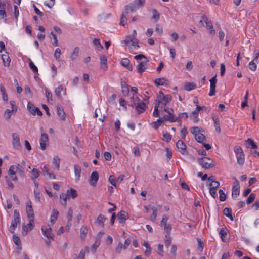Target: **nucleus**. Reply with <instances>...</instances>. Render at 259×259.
I'll use <instances>...</instances> for the list:
<instances>
[{
	"mask_svg": "<svg viewBox=\"0 0 259 259\" xmlns=\"http://www.w3.org/2000/svg\"><path fill=\"white\" fill-rule=\"evenodd\" d=\"M191 132L194 135L195 140L198 142L203 143L206 141L205 136L200 132V130L198 127L196 126L191 128Z\"/></svg>",
	"mask_w": 259,
	"mask_h": 259,
	"instance_id": "7ed1b4c3",
	"label": "nucleus"
},
{
	"mask_svg": "<svg viewBox=\"0 0 259 259\" xmlns=\"http://www.w3.org/2000/svg\"><path fill=\"white\" fill-rule=\"evenodd\" d=\"M147 59L144 60L140 62L136 66L137 70L138 72L142 74V73L145 71L147 67Z\"/></svg>",
	"mask_w": 259,
	"mask_h": 259,
	"instance_id": "ddd939ff",
	"label": "nucleus"
},
{
	"mask_svg": "<svg viewBox=\"0 0 259 259\" xmlns=\"http://www.w3.org/2000/svg\"><path fill=\"white\" fill-rule=\"evenodd\" d=\"M67 194H68V197H71L73 199L77 196V191L72 188L70 189V190H67Z\"/></svg>",
	"mask_w": 259,
	"mask_h": 259,
	"instance_id": "2f4dec72",
	"label": "nucleus"
},
{
	"mask_svg": "<svg viewBox=\"0 0 259 259\" xmlns=\"http://www.w3.org/2000/svg\"><path fill=\"white\" fill-rule=\"evenodd\" d=\"M256 61L253 60L249 63V68L251 71H255L257 68Z\"/></svg>",
	"mask_w": 259,
	"mask_h": 259,
	"instance_id": "49530a36",
	"label": "nucleus"
},
{
	"mask_svg": "<svg viewBox=\"0 0 259 259\" xmlns=\"http://www.w3.org/2000/svg\"><path fill=\"white\" fill-rule=\"evenodd\" d=\"M233 179L234 182L232 189V197L235 199L240 194V185L236 178L234 177Z\"/></svg>",
	"mask_w": 259,
	"mask_h": 259,
	"instance_id": "6e6552de",
	"label": "nucleus"
},
{
	"mask_svg": "<svg viewBox=\"0 0 259 259\" xmlns=\"http://www.w3.org/2000/svg\"><path fill=\"white\" fill-rule=\"evenodd\" d=\"M130 61L127 58H123L120 61L122 66L126 67L128 70L132 71L133 67L130 65Z\"/></svg>",
	"mask_w": 259,
	"mask_h": 259,
	"instance_id": "4be33fe9",
	"label": "nucleus"
},
{
	"mask_svg": "<svg viewBox=\"0 0 259 259\" xmlns=\"http://www.w3.org/2000/svg\"><path fill=\"white\" fill-rule=\"evenodd\" d=\"M39 141L41 149L43 150H45L49 142L48 135L46 133H42Z\"/></svg>",
	"mask_w": 259,
	"mask_h": 259,
	"instance_id": "f8f14e48",
	"label": "nucleus"
},
{
	"mask_svg": "<svg viewBox=\"0 0 259 259\" xmlns=\"http://www.w3.org/2000/svg\"><path fill=\"white\" fill-rule=\"evenodd\" d=\"M60 162V159L58 156H55L53 157L52 163L55 165V168H56L57 170H59V169Z\"/></svg>",
	"mask_w": 259,
	"mask_h": 259,
	"instance_id": "72a5a7b5",
	"label": "nucleus"
},
{
	"mask_svg": "<svg viewBox=\"0 0 259 259\" xmlns=\"http://www.w3.org/2000/svg\"><path fill=\"white\" fill-rule=\"evenodd\" d=\"M80 231L81 238L82 239H84L88 232V229L87 227L82 226L80 229Z\"/></svg>",
	"mask_w": 259,
	"mask_h": 259,
	"instance_id": "c9c22d12",
	"label": "nucleus"
},
{
	"mask_svg": "<svg viewBox=\"0 0 259 259\" xmlns=\"http://www.w3.org/2000/svg\"><path fill=\"white\" fill-rule=\"evenodd\" d=\"M145 3V0H138V2L135 1L129 5L125 6V14H127L130 12L135 11L137 9L142 6Z\"/></svg>",
	"mask_w": 259,
	"mask_h": 259,
	"instance_id": "39448f33",
	"label": "nucleus"
},
{
	"mask_svg": "<svg viewBox=\"0 0 259 259\" xmlns=\"http://www.w3.org/2000/svg\"><path fill=\"white\" fill-rule=\"evenodd\" d=\"M2 58L3 61L4 65L5 66H9L11 62V59L9 56L8 53L6 52L2 55Z\"/></svg>",
	"mask_w": 259,
	"mask_h": 259,
	"instance_id": "aec40b11",
	"label": "nucleus"
},
{
	"mask_svg": "<svg viewBox=\"0 0 259 259\" xmlns=\"http://www.w3.org/2000/svg\"><path fill=\"white\" fill-rule=\"evenodd\" d=\"M27 108L29 111L33 115H35L36 113L39 116H41L42 115V112L39 110V109L37 107H35L31 102L28 103Z\"/></svg>",
	"mask_w": 259,
	"mask_h": 259,
	"instance_id": "9d476101",
	"label": "nucleus"
},
{
	"mask_svg": "<svg viewBox=\"0 0 259 259\" xmlns=\"http://www.w3.org/2000/svg\"><path fill=\"white\" fill-rule=\"evenodd\" d=\"M209 81L210 82V87H214V88H215L216 83H217V81L216 75L214 76V77H213L212 78H211L209 80Z\"/></svg>",
	"mask_w": 259,
	"mask_h": 259,
	"instance_id": "052dcab7",
	"label": "nucleus"
},
{
	"mask_svg": "<svg viewBox=\"0 0 259 259\" xmlns=\"http://www.w3.org/2000/svg\"><path fill=\"white\" fill-rule=\"evenodd\" d=\"M203 20L205 22L206 24L207 28L209 30V32L211 34H215V30L213 29L212 23L211 21H209L207 17L205 15L202 16Z\"/></svg>",
	"mask_w": 259,
	"mask_h": 259,
	"instance_id": "4468645a",
	"label": "nucleus"
},
{
	"mask_svg": "<svg viewBox=\"0 0 259 259\" xmlns=\"http://www.w3.org/2000/svg\"><path fill=\"white\" fill-rule=\"evenodd\" d=\"M63 87L62 85H59L55 90V94L58 98L61 97V92L63 91Z\"/></svg>",
	"mask_w": 259,
	"mask_h": 259,
	"instance_id": "79ce46f5",
	"label": "nucleus"
},
{
	"mask_svg": "<svg viewBox=\"0 0 259 259\" xmlns=\"http://www.w3.org/2000/svg\"><path fill=\"white\" fill-rule=\"evenodd\" d=\"M198 162L205 169H209L215 166L212 159L208 157H203L197 159Z\"/></svg>",
	"mask_w": 259,
	"mask_h": 259,
	"instance_id": "f257e3e1",
	"label": "nucleus"
},
{
	"mask_svg": "<svg viewBox=\"0 0 259 259\" xmlns=\"http://www.w3.org/2000/svg\"><path fill=\"white\" fill-rule=\"evenodd\" d=\"M16 170L20 175L22 176L24 175V168L20 164H18L17 165Z\"/></svg>",
	"mask_w": 259,
	"mask_h": 259,
	"instance_id": "864d4df0",
	"label": "nucleus"
},
{
	"mask_svg": "<svg viewBox=\"0 0 259 259\" xmlns=\"http://www.w3.org/2000/svg\"><path fill=\"white\" fill-rule=\"evenodd\" d=\"M29 230H32L34 227V218L29 219V222L27 224Z\"/></svg>",
	"mask_w": 259,
	"mask_h": 259,
	"instance_id": "338daca9",
	"label": "nucleus"
},
{
	"mask_svg": "<svg viewBox=\"0 0 259 259\" xmlns=\"http://www.w3.org/2000/svg\"><path fill=\"white\" fill-rule=\"evenodd\" d=\"M123 42L126 46H131L133 47V49H137L140 47L138 45V40L135 37L134 35L127 36Z\"/></svg>",
	"mask_w": 259,
	"mask_h": 259,
	"instance_id": "0eeeda50",
	"label": "nucleus"
},
{
	"mask_svg": "<svg viewBox=\"0 0 259 259\" xmlns=\"http://www.w3.org/2000/svg\"><path fill=\"white\" fill-rule=\"evenodd\" d=\"M31 173V179L33 181H35V179L39 177L40 174L39 171L36 168H33Z\"/></svg>",
	"mask_w": 259,
	"mask_h": 259,
	"instance_id": "a19ab883",
	"label": "nucleus"
},
{
	"mask_svg": "<svg viewBox=\"0 0 259 259\" xmlns=\"http://www.w3.org/2000/svg\"><path fill=\"white\" fill-rule=\"evenodd\" d=\"M5 180L6 181V183L8 185L9 187L11 188V189H13L14 188V185L11 182V180H10V179L9 178V177L8 176H6L5 177Z\"/></svg>",
	"mask_w": 259,
	"mask_h": 259,
	"instance_id": "0e129e2a",
	"label": "nucleus"
},
{
	"mask_svg": "<svg viewBox=\"0 0 259 259\" xmlns=\"http://www.w3.org/2000/svg\"><path fill=\"white\" fill-rule=\"evenodd\" d=\"M123 249V244L120 242L117 245L116 248V252L118 254L121 253L122 250Z\"/></svg>",
	"mask_w": 259,
	"mask_h": 259,
	"instance_id": "3c124183",
	"label": "nucleus"
},
{
	"mask_svg": "<svg viewBox=\"0 0 259 259\" xmlns=\"http://www.w3.org/2000/svg\"><path fill=\"white\" fill-rule=\"evenodd\" d=\"M26 209L28 217L29 219L34 218L33 208L31 205L29 204V202L27 203L26 204Z\"/></svg>",
	"mask_w": 259,
	"mask_h": 259,
	"instance_id": "6ab92c4d",
	"label": "nucleus"
},
{
	"mask_svg": "<svg viewBox=\"0 0 259 259\" xmlns=\"http://www.w3.org/2000/svg\"><path fill=\"white\" fill-rule=\"evenodd\" d=\"M209 186L218 189L220 186V183L218 181L212 180V182L209 184Z\"/></svg>",
	"mask_w": 259,
	"mask_h": 259,
	"instance_id": "69168bd1",
	"label": "nucleus"
},
{
	"mask_svg": "<svg viewBox=\"0 0 259 259\" xmlns=\"http://www.w3.org/2000/svg\"><path fill=\"white\" fill-rule=\"evenodd\" d=\"M14 219L12 221L11 224L9 227V230L13 233L18 224L20 223V215L19 211L17 210H15L14 211Z\"/></svg>",
	"mask_w": 259,
	"mask_h": 259,
	"instance_id": "20e7f679",
	"label": "nucleus"
},
{
	"mask_svg": "<svg viewBox=\"0 0 259 259\" xmlns=\"http://www.w3.org/2000/svg\"><path fill=\"white\" fill-rule=\"evenodd\" d=\"M219 193L220 195L219 199L221 201H224L226 200V195L224 193V191L222 190H220L219 191Z\"/></svg>",
	"mask_w": 259,
	"mask_h": 259,
	"instance_id": "13d9d810",
	"label": "nucleus"
},
{
	"mask_svg": "<svg viewBox=\"0 0 259 259\" xmlns=\"http://www.w3.org/2000/svg\"><path fill=\"white\" fill-rule=\"evenodd\" d=\"M57 114L59 117L62 119L64 120L65 119V113L63 110L62 107L59 105L57 106Z\"/></svg>",
	"mask_w": 259,
	"mask_h": 259,
	"instance_id": "412c9836",
	"label": "nucleus"
},
{
	"mask_svg": "<svg viewBox=\"0 0 259 259\" xmlns=\"http://www.w3.org/2000/svg\"><path fill=\"white\" fill-rule=\"evenodd\" d=\"M151 209L152 210V215L150 217V220L152 222H155V221L156 219L157 213V208L156 207H155V206H153L151 208Z\"/></svg>",
	"mask_w": 259,
	"mask_h": 259,
	"instance_id": "f704fd0d",
	"label": "nucleus"
},
{
	"mask_svg": "<svg viewBox=\"0 0 259 259\" xmlns=\"http://www.w3.org/2000/svg\"><path fill=\"white\" fill-rule=\"evenodd\" d=\"M93 44L96 46L98 50H101L103 49V46L101 44L100 39L95 38L93 40Z\"/></svg>",
	"mask_w": 259,
	"mask_h": 259,
	"instance_id": "58836bf2",
	"label": "nucleus"
},
{
	"mask_svg": "<svg viewBox=\"0 0 259 259\" xmlns=\"http://www.w3.org/2000/svg\"><path fill=\"white\" fill-rule=\"evenodd\" d=\"M176 146L180 153L182 154L185 153L186 150V145L183 141L181 140H178L176 143Z\"/></svg>",
	"mask_w": 259,
	"mask_h": 259,
	"instance_id": "f3484780",
	"label": "nucleus"
},
{
	"mask_svg": "<svg viewBox=\"0 0 259 259\" xmlns=\"http://www.w3.org/2000/svg\"><path fill=\"white\" fill-rule=\"evenodd\" d=\"M172 238L170 234H166L164 239V243L166 247H168L171 243Z\"/></svg>",
	"mask_w": 259,
	"mask_h": 259,
	"instance_id": "ea45409f",
	"label": "nucleus"
},
{
	"mask_svg": "<svg viewBox=\"0 0 259 259\" xmlns=\"http://www.w3.org/2000/svg\"><path fill=\"white\" fill-rule=\"evenodd\" d=\"M188 117V113L186 112H184L181 114H180L177 117L178 118V122H181V119L184 118L185 119H187Z\"/></svg>",
	"mask_w": 259,
	"mask_h": 259,
	"instance_id": "e2e57ef3",
	"label": "nucleus"
},
{
	"mask_svg": "<svg viewBox=\"0 0 259 259\" xmlns=\"http://www.w3.org/2000/svg\"><path fill=\"white\" fill-rule=\"evenodd\" d=\"M41 231L42 232L43 235L45 236L48 239H51L52 240H54V235L52 232V229L51 227L47 228L45 226H42Z\"/></svg>",
	"mask_w": 259,
	"mask_h": 259,
	"instance_id": "9b49d317",
	"label": "nucleus"
},
{
	"mask_svg": "<svg viewBox=\"0 0 259 259\" xmlns=\"http://www.w3.org/2000/svg\"><path fill=\"white\" fill-rule=\"evenodd\" d=\"M163 119L165 121H169L171 122L179 121L178 118H175L172 113H169V114L164 115Z\"/></svg>",
	"mask_w": 259,
	"mask_h": 259,
	"instance_id": "5701e85b",
	"label": "nucleus"
},
{
	"mask_svg": "<svg viewBox=\"0 0 259 259\" xmlns=\"http://www.w3.org/2000/svg\"><path fill=\"white\" fill-rule=\"evenodd\" d=\"M127 14H125V12L124 13L122 14L121 19H120V24L122 26H124L125 24L126 23V15Z\"/></svg>",
	"mask_w": 259,
	"mask_h": 259,
	"instance_id": "6e6d98bb",
	"label": "nucleus"
},
{
	"mask_svg": "<svg viewBox=\"0 0 259 259\" xmlns=\"http://www.w3.org/2000/svg\"><path fill=\"white\" fill-rule=\"evenodd\" d=\"M231 209L228 207H225L223 210V213L225 215L228 217L231 221L233 220V217L231 214Z\"/></svg>",
	"mask_w": 259,
	"mask_h": 259,
	"instance_id": "cd10ccee",
	"label": "nucleus"
},
{
	"mask_svg": "<svg viewBox=\"0 0 259 259\" xmlns=\"http://www.w3.org/2000/svg\"><path fill=\"white\" fill-rule=\"evenodd\" d=\"M234 151L237 158V163L242 166L245 162V156L242 149L239 146H235Z\"/></svg>",
	"mask_w": 259,
	"mask_h": 259,
	"instance_id": "f03ea898",
	"label": "nucleus"
},
{
	"mask_svg": "<svg viewBox=\"0 0 259 259\" xmlns=\"http://www.w3.org/2000/svg\"><path fill=\"white\" fill-rule=\"evenodd\" d=\"M122 93L124 96H128L129 94V89L127 85H122Z\"/></svg>",
	"mask_w": 259,
	"mask_h": 259,
	"instance_id": "bf43d9fd",
	"label": "nucleus"
},
{
	"mask_svg": "<svg viewBox=\"0 0 259 259\" xmlns=\"http://www.w3.org/2000/svg\"><path fill=\"white\" fill-rule=\"evenodd\" d=\"M13 241L16 245L17 246H20L21 245V242L20 239L16 234H14L13 236Z\"/></svg>",
	"mask_w": 259,
	"mask_h": 259,
	"instance_id": "de8ad7c7",
	"label": "nucleus"
},
{
	"mask_svg": "<svg viewBox=\"0 0 259 259\" xmlns=\"http://www.w3.org/2000/svg\"><path fill=\"white\" fill-rule=\"evenodd\" d=\"M255 194H254V193H251L249 196L248 197L247 199V201H246V203L247 204H250L253 201V200L255 199Z\"/></svg>",
	"mask_w": 259,
	"mask_h": 259,
	"instance_id": "680f3d73",
	"label": "nucleus"
},
{
	"mask_svg": "<svg viewBox=\"0 0 259 259\" xmlns=\"http://www.w3.org/2000/svg\"><path fill=\"white\" fill-rule=\"evenodd\" d=\"M100 60L101 68L104 70H106L107 68L106 56L105 55H102L100 58Z\"/></svg>",
	"mask_w": 259,
	"mask_h": 259,
	"instance_id": "393cba45",
	"label": "nucleus"
},
{
	"mask_svg": "<svg viewBox=\"0 0 259 259\" xmlns=\"http://www.w3.org/2000/svg\"><path fill=\"white\" fill-rule=\"evenodd\" d=\"M196 85L192 82H187L185 84L184 89L186 91H189L195 89Z\"/></svg>",
	"mask_w": 259,
	"mask_h": 259,
	"instance_id": "7c9ffc66",
	"label": "nucleus"
},
{
	"mask_svg": "<svg viewBox=\"0 0 259 259\" xmlns=\"http://www.w3.org/2000/svg\"><path fill=\"white\" fill-rule=\"evenodd\" d=\"M246 142L248 144L247 147L250 146L252 149H256L257 148V145L251 139H248Z\"/></svg>",
	"mask_w": 259,
	"mask_h": 259,
	"instance_id": "37998d69",
	"label": "nucleus"
},
{
	"mask_svg": "<svg viewBox=\"0 0 259 259\" xmlns=\"http://www.w3.org/2000/svg\"><path fill=\"white\" fill-rule=\"evenodd\" d=\"M152 18L154 19L156 22L160 18L159 13L155 9L152 10Z\"/></svg>",
	"mask_w": 259,
	"mask_h": 259,
	"instance_id": "09e8293b",
	"label": "nucleus"
},
{
	"mask_svg": "<svg viewBox=\"0 0 259 259\" xmlns=\"http://www.w3.org/2000/svg\"><path fill=\"white\" fill-rule=\"evenodd\" d=\"M219 234L221 236L222 241L224 242H227V229L224 228H222L219 232Z\"/></svg>",
	"mask_w": 259,
	"mask_h": 259,
	"instance_id": "b1692460",
	"label": "nucleus"
},
{
	"mask_svg": "<svg viewBox=\"0 0 259 259\" xmlns=\"http://www.w3.org/2000/svg\"><path fill=\"white\" fill-rule=\"evenodd\" d=\"M13 112L12 110L6 109L4 113V116L7 119H9L11 117V113Z\"/></svg>",
	"mask_w": 259,
	"mask_h": 259,
	"instance_id": "4d7b16f0",
	"label": "nucleus"
},
{
	"mask_svg": "<svg viewBox=\"0 0 259 259\" xmlns=\"http://www.w3.org/2000/svg\"><path fill=\"white\" fill-rule=\"evenodd\" d=\"M12 145L13 147L16 149H20L22 147L19 136L17 133L12 134Z\"/></svg>",
	"mask_w": 259,
	"mask_h": 259,
	"instance_id": "1a4fd4ad",
	"label": "nucleus"
},
{
	"mask_svg": "<svg viewBox=\"0 0 259 259\" xmlns=\"http://www.w3.org/2000/svg\"><path fill=\"white\" fill-rule=\"evenodd\" d=\"M79 51V49L78 47H76L74 48L73 52L72 53L70 56V59L72 60H74L77 58L78 56Z\"/></svg>",
	"mask_w": 259,
	"mask_h": 259,
	"instance_id": "c756f323",
	"label": "nucleus"
},
{
	"mask_svg": "<svg viewBox=\"0 0 259 259\" xmlns=\"http://www.w3.org/2000/svg\"><path fill=\"white\" fill-rule=\"evenodd\" d=\"M45 91L46 97L48 101H52V93L47 88H45Z\"/></svg>",
	"mask_w": 259,
	"mask_h": 259,
	"instance_id": "c03bdc74",
	"label": "nucleus"
},
{
	"mask_svg": "<svg viewBox=\"0 0 259 259\" xmlns=\"http://www.w3.org/2000/svg\"><path fill=\"white\" fill-rule=\"evenodd\" d=\"M100 244V240L99 239H97L95 241V243L92 245L91 247V249L93 251H95L98 248V247Z\"/></svg>",
	"mask_w": 259,
	"mask_h": 259,
	"instance_id": "5fc2aeb1",
	"label": "nucleus"
},
{
	"mask_svg": "<svg viewBox=\"0 0 259 259\" xmlns=\"http://www.w3.org/2000/svg\"><path fill=\"white\" fill-rule=\"evenodd\" d=\"M58 215L59 212L55 209H53L50 218V222L52 225L54 224L55 222L57 219Z\"/></svg>",
	"mask_w": 259,
	"mask_h": 259,
	"instance_id": "a878e982",
	"label": "nucleus"
},
{
	"mask_svg": "<svg viewBox=\"0 0 259 259\" xmlns=\"http://www.w3.org/2000/svg\"><path fill=\"white\" fill-rule=\"evenodd\" d=\"M155 84L157 86L160 85H168L169 81L164 77L160 78H156L154 81Z\"/></svg>",
	"mask_w": 259,
	"mask_h": 259,
	"instance_id": "a211bd4d",
	"label": "nucleus"
},
{
	"mask_svg": "<svg viewBox=\"0 0 259 259\" xmlns=\"http://www.w3.org/2000/svg\"><path fill=\"white\" fill-rule=\"evenodd\" d=\"M74 173L77 180H79L80 177L81 167L78 164L74 166Z\"/></svg>",
	"mask_w": 259,
	"mask_h": 259,
	"instance_id": "bb28decb",
	"label": "nucleus"
},
{
	"mask_svg": "<svg viewBox=\"0 0 259 259\" xmlns=\"http://www.w3.org/2000/svg\"><path fill=\"white\" fill-rule=\"evenodd\" d=\"M163 137L164 138V140L167 142H169L171 139V135L167 132L164 133L163 134Z\"/></svg>",
	"mask_w": 259,
	"mask_h": 259,
	"instance_id": "774afa93",
	"label": "nucleus"
},
{
	"mask_svg": "<svg viewBox=\"0 0 259 259\" xmlns=\"http://www.w3.org/2000/svg\"><path fill=\"white\" fill-rule=\"evenodd\" d=\"M143 245L144 246L146 249L145 251V254L146 255H149L151 253V248L149 244L147 242H144L143 243Z\"/></svg>",
	"mask_w": 259,
	"mask_h": 259,
	"instance_id": "4c0bfd02",
	"label": "nucleus"
},
{
	"mask_svg": "<svg viewBox=\"0 0 259 259\" xmlns=\"http://www.w3.org/2000/svg\"><path fill=\"white\" fill-rule=\"evenodd\" d=\"M164 227V230L166 232V234H170V232L171 230V226L170 224H167V223H165L164 225H163Z\"/></svg>",
	"mask_w": 259,
	"mask_h": 259,
	"instance_id": "603ef678",
	"label": "nucleus"
},
{
	"mask_svg": "<svg viewBox=\"0 0 259 259\" xmlns=\"http://www.w3.org/2000/svg\"><path fill=\"white\" fill-rule=\"evenodd\" d=\"M67 197H68V196L67 193L66 194L62 193L60 195V198L62 200L61 203L63 205L65 206L67 205Z\"/></svg>",
	"mask_w": 259,
	"mask_h": 259,
	"instance_id": "e433bc0d",
	"label": "nucleus"
},
{
	"mask_svg": "<svg viewBox=\"0 0 259 259\" xmlns=\"http://www.w3.org/2000/svg\"><path fill=\"white\" fill-rule=\"evenodd\" d=\"M73 217V210L71 207H70L68 211V214H67V218H68V224H70V225H71V220Z\"/></svg>",
	"mask_w": 259,
	"mask_h": 259,
	"instance_id": "a18cd8bd",
	"label": "nucleus"
},
{
	"mask_svg": "<svg viewBox=\"0 0 259 259\" xmlns=\"http://www.w3.org/2000/svg\"><path fill=\"white\" fill-rule=\"evenodd\" d=\"M133 104H132V106H135V108L137 112L139 113H143L145 110L146 105L145 103L140 100L138 97L134 98V95L133 97Z\"/></svg>",
	"mask_w": 259,
	"mask_h": 259,
	"instance_id": "423d86ee",
	"label": "nucleus"
},
{
	"mask_svg": "<svg viewBox=\"0 0 259 259\" xmlns=\"http://www.w3.org/2000/svg\"><path fill=\"white\" fill-rule=\"evenodd\" d=\"M106 218L104 215H103L102 214H100L98 217H97V219L96 220V223L101 226H103L104 223L106 220Z\"/></svg>",
	"mask_w": 259,
	"mask_h": 259,
	"instance_id": "c85d7f7f",
	"label": "nucleus"
},
{
	"mask_svg": "<svg viewBox=\"0 0 259 259\" xmlns=\"http://www.w3.org/2000/svg\"><path fill=\"white\" fill-rule=\"evenodd\" d=\"M29 65V67L30 68V69H32L34 72H35V73L38 72L37 67L35 65L34 63L31 60H30Z\"/></svg>",
	"mask_w": 259,
	"mask_h": 259,
	"instance_id": "8fccbe9b",
	"label": "nucleus"
},
{
	"mask_svg": "<svg viewBox=\"0 0 259 259\" xmlns=\"http://www.w3.org/2000/svg\"><path fill=\"white\" fill-rule=\"evenodd\" d=\"M172 100V97L170 95H164L160 100L163 101V104L165 106L167 103H169Z\"/></svg>",
	"mask_w": 259,
	"mask_h": 259,
	"instance_id": "473e14b6",
	"label": "nucleus"
},
{
	"mask_svg": "<svg viewBox=\"0 0 259 259\" xmlns=\"http://www.w3.org/2000/svg\"><path fill=\"white\" fill-rule=\"evenodd\" d=\"M99 179V175L98 173L95 171H93L91 175L90 180H89V183L91 185L93 186H96V184Z\"/></svg>",
	"mask_w": 259,
	"mask_h": 259,
	"instance_id": "2eb2a0df",
	"label": "nucleus"
},
{
	"mask_svg": "<svg viewBox=\"0 0 259 259\" xmlns=\"http://www.w3.org/2000/svg\"><path fill=\"white\" fill-rule=\"evenodd\" d=\"M118 220L121 224H124L125 221L128 218V214L124 211H120L118 214Z\"/></svg>",
	"mask_w": 259,
	"mask_h": 259,
	"instance_id": "dca6fc26",
	"label": "nucleus"
}]
</instances>
